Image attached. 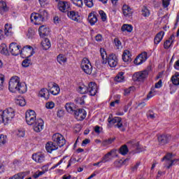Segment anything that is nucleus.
Instances as JSON below:
<instances>
[{
    "instance_id": "nucleus-28",
    "label": "nucleus",
    "mask_w": 179,
    "mask_h": 179,
    "mask_svg": "<svg viewBox=\"0 0 179 179\" xmlns=\"http://www.w3.org/2000/svg\"><path fill=\"white\" fill-rule=\"evenodd\" d=\"M41 46L43 50H49L51 48V43L50 42V39L45 38L41 42Z\"/></svg>"
},
{
    "instance_id": "nucleus-25",
    "label": "nucleus",
    "mask_w": 179,
    "mask_h": 179,
    "mask_svg": "<svg viewBox=\"0 0 179 179\" xmlns=\"http://www.w3.org/2000/svg\"><path fill=\"white\" fill-rule=\"evenodd\" d=\"M132 55L129 50H124L122 55V59L124 62H131L132 61Z\"/></svg>"
},
{
    "instance_id": "nucleus-33",
    "label": "nucleus",
    "mask_w": 179,
    "mask_h": 179,
    "mask_svg": "<svg viewBox=\"0 0 179 179\" xmlns=\"http://www.w3.org/2000/svg\"><path fill=\"white\" fill-rule=\"evenodd\" d=\"M111 155H113V151H110L105 155L104 157L101 159L102 163H107V162H110V160H111Z\"/></svg>"
},
{
    "instance_id": "nucleus-22",
    "label": "nucleus",
    "mask_w": 179,
    "mask_h": 179,
    "mask_svg": "<svg viewBox=\"0 0 179 179\" xmlns=\"http://www.w3.org/2000/svg\"><path fill=\"white\" fill-rule=\"evenodd\" d=\"M45 149L48 153H52L53 150H57L58 149V145L53 141L48 142L46 143Z\"/></svg>"
},
{
    "instance_id": "nucleus-48",
    "label": "nucleus",
    "mask_w": 179,
    "mask_h": 179,
    "mask_svg": "<svg viewBox=\"0 0 179 179\" xmlns=\"http://www.w3.org/2000/svg\"><path fill=\"white\" fill-rule=\"evenodd\" d=\"M134 90H135V87H130L127 89H125L124 95V96H129V94H131V92H134Z\"/></svg>"
},
{
    "instance_id": "nucleus-61",
    "label": "nucleus",
    "mask_w": 179,
    "mask_h": 179,
    "mask_svg": "<svg viewBox=\"0 0 179 179\" xmlns=\"http://www.w3.org/2000/svg\"><path fill=\"white\" fill-rule=\"evenodd\" d=\"M0 124H4L5 125V119L3 117V113L2 110H0Z\"/></svg>"
},
{
    "instance_id": "nucleus-5",
    "label": "nucleus",
    "mask_w": 179,
    "mask_h": 179,
    "mask_svg": "<svg viewBox=\"0 0 179 179\" xmlns=\"http://www.w3.org/2000/svg\"><path fill=\"white\" fill-rule=\"evenodd\" d=\"M148 76H149V71L144 70L135 73L133 75V80L134 82H143Z\"/></svg>"
},
{
    "instance_id": "nucleus-56",
    "label": "nucleus",
    "mask_w": 179,
    "mask_h": 179,
    "mask_svg": "<svg viewBox=\"0 0 179 179\" xmlns=\"http://www.w3.org/2000/svg\"><path fill=\"white\" fill-rule=\"evenodd\" d=\"M74 163H76V158H71L69 161V164L67 165V169H69L72 164H74Z\"/></svg>"
},
{
    "instance_id": "nucleus-19",
    "label": "nucleus",
    "mask_w": 179,
    "mask_h": 179,
    "mask_svg": "<svg viewBox=\"0 0 179 179\" xmlns=\"http://www.w3.org/2000/svg\"><path fill=\"white\" fill-rule=\"evenodd\" d=\"M32 159L36 163H43L45 159V155L41 152L32 155Z\"/></svg>"
},
{
    "instance_id": "nucleus-41",
    "label": "nucleus",
    "mask_w": 179,
    "mask_h": 179,
    "mask_svg": "<svg viewBox=\"0 0 179 179\" xmlns=\"http://www.w3.org/2000/svg\"><path fill=\"white\" fill-rule=\"evenodd\" d=\"M26 59L22 62V66L24 68H27L31 65V59H29V57H25Z\"/></svg>"
},
{
    "instance_id": "nucleus-50",
    "label": "nucleus",
    "mask_w": 179,
    "mask_h": 179,
    "mask_svg": "<svg viewBox=\"0 0 179 179\" xmlns=\"http://www.w3.org/2000/svg\"><path fill=\"white\" fill-rule=\"evenodd\" d=\"M84 3L87 8H93V0H84Z\"/></svg>"
},
{
    "instance_id": "nucleus-43",
    "label": "nucleus",
    "mask_w": 179,
    "mask_h": 179,
    "mask_svg": "<svg viewBox=\"0 0 179 179\" xmlns=\"http://www.w3.org/2000/svg\"><path fill=\"white\" fill-rule=\"evenodd\" d=\"M115 98L116 99L110 103L111 107H115V104H120V99H121V95H115Z\"/></svg>"
},
{
    "instance_id": "nucleus-31",
    "label": "nucleus",
    "mask_w": 179,
    "mask_h": 179,
    "mask_svg": "<svg viewBox=\"0 0 179 179\" xmlns=\"http://www.w3.org/2000/svg\"><path fill=\"white\" fill-rule=\"evenodd\" d=\"M141 15L143 17H149L150 16V10L145 6H143L141 8Z\"/></svg>"
},
{
    "instance_id": "nucleus-27",
    "label": "nucleus",
    "mask_w": 179,
    "mask_h": 179,
    "mask_svg": "<svg viewBox=\"0 0 179 179\" xmlns=\"http://www.w3.org/2000/svg\"><path fill=\"white\" fill-rule=\"evenodd\" d=\"M88 22L91 26L96 24L97 23V15L94 13H90L88 15Z\"/></svg>"
},
{
    "instance_id": "nucleus-17",
    "label": "nucleus",
    "mask_w": 179,
    "mask_h": 179,
    "mask_svg": "<svg viewBox=\"0 0 179 179\" xmlns=\"http://www.w3.org/2000/svg\"><path fill=\"white\" fill-rule=\"evenodd\" d=\"M88 94L90 96H96L97 94V85L96 83L91 82L88 85Z\"/></svg>"
},
{
    "instance_id": "nucleus-54",
    "label": "nucleus",
    "mask_w": 179,
    "mask_h": 179,
    "mask_svg": "<svg viewBox=\"0 0 179 179\" xmlns=\"http://www.w3.org/2000/svg\"><path fill=\"white\" fill-rule=\"evenodd\" d=\"M172 43L173 42L171 41L166 40L164 43V48L168 50V48H170V46L171 45Z\"/></svg>"
},
{
    "instance_id": "nucleus-34",
    "label": "nucleus",
    "mask_w": 179,
    "mask_h": 179,
    "mask_svg": "<svg viewBox=\"0 0 179 179\" xmlns=\"http://www.w3.org/2000/svg\"><path fill=\"white\" fill-rule=\"evenodd\" d=\"M129 152L128 146L127 145H122L119 150V152L120 155H122V156H125V155H127Z\"/></svg>"
},
{
    "instance_id": "nucleus-58",
    "label": "nucleus",
    "mask_w": 179,
    "mask_h": 179,
    "mask_svg": "<svg viewBox=\"0 0 179 179\" xmlns=\"http://www.w3.org/2000/svg\"><path fill=\"white\" fill-rule=\"evenodd\" d=\"M65 159H66V157H64L63 159H62L57 164H55L52 169H57V167H58V166H60V164H62V163H64V160H65Z\"/></svg>"
},
{
    "instance_id": "nucleus-36",
    "label": "nucleus",
    "mask_w": 179,
    "mask_h": 179,
    "mask_svg": "<svg viewBox=\"0 0 179 179\" xmlns=\"http://www.w3.org/2000/svg\"><path fill=\"white\" fill-rule=\"evenodd\" d=\"M8 143V136L6 135L0 134V146H3Z\"/></svg>"
},
{
    "instance_id": "nucleus-13",
    "label": "nucleus",
    "mask_w": 179,
    "mask_h": 179,
    "mask_svg": "<svg viewBox=\"0 0 179 179\" xmlns=\"http://www.w3.org/2000/svg\"><path fill=\"white\" fill-rule=\"evenodd\" d=\"M173 159V154L168 153L162 159V162H165V167L166 169H170L172 166H173V162L171 161Z\"/></svg>"
},
{
    "instance_id": "nucleus-1",
    "label": "nucleus",
    "mask_w": 179,
    "mask_h": 179,
    "mask_svg": "<svg viewBox=\"0 0 179 179\" xmlns=\"http://www.w3.org/2000/svg\"><path fill=\"white\" fill-rule=\"evenodd\" d=\"M8 90L11 93H26L27 92V85L20 83V78L17 76H13L8 83Z\"/></svg>"
},
{
    "instance_id": "nucleus-39",
    "label": "nucleus",
    "mask_w": 179,
    "mask_h": 179,
    "mask_svg": "<svg viewBox=\"0 0 179 179\" xmlns=\"http://www.w3.org/2000/svg\"><path fill=\"white\" fill-rule=\"evenodd\" d=\"M12 24H5V34L9 36V34H12Z\"/></svg>"
},
{
    "instance_id": "nucleus-57",
    "label": "nucleus",
    "mask_w": 179,
    "mask_h": 179,
    "mask_svg": "<svg viewBox=\"0 0 179 179\" xmlns=\"http://www.w3.org/2000/svg\"><path fill=\"white\" fill-rule=\"evenodd\" d=\"M3 82H5V77L3 75H0V90H2L3 87Z\"/></svg>"
},
{
    "instance_id": "nucleus-16",
    "label": "nucleus",
    "mask_w": 179,
    "mask_h": 179,
    "mask_svg": "<svg viewBox=\"0 0 179 179\" xmlns=\"http://www.w3.org/2000/svg\"><path fill=\"white\" fill-rule=\"evenodd\" d=\"M107 62L110 68H115L118 64V58L114 54H112L108 57Z\"/></svg>"
},
{
    "instance_id": "nucleus-35",
    "label": "nucleus",
    "mask_w": 179,
    "mask_h": 179,
    "mask_svg": "<svg viewBox=\"0 0 179 179\" xmlns=\"http://www.w3.org/2000/svg\"><path fill=\"white\" fill-rule=\"evenodd\" d=\"M171 81L173 85H175V86H178L179 85V74L177 73H175V75L173 76L171 78Z\"/></svg>"
},
{
    "instance_id": "nucleus-55",
    "label": "nucleus",
    "mask_w": 179,
    "mask_h": 179,
    "mask_svg": "<svg viewBox=\"0 0 179 179\" xmlns=\"http://www.w3.org/2000/svg\"><path fill=\"white\" fill-rule=\"evenodd\" d=\"M156 94V91H155V88L151 89V92H149V94L147 96V99H152L153 96Z\"/></svg>"
},
{
    "instance_id": "nucleus-9",
    "label": "nucleus",
    "mask_w": 179,
    "mask_h": 179,
    "mask_svg": "<svg viewBox=\"0 0 179 179\" xmlns=\"http://www.w3.org/2000/svg\"><path fill=\"white\" fill-rule=\"evenodd\" d=\"M31 126L33 127V129L35 132H41V131L44 129V120L41 118L37 119Z\"/></svg>"
},
{
    "instance_id": "nucleus-30",
    "label": "nucleus",
    "mask_w": 179,
    "mask_h": 179,
    "mask_svg": "<svg viewBox=\"0 0 179 179\" xmlns=\"http://www.w3.org/2000/svg\"><path fill=\"white\" fill-rule=\"evenodd\" d=\"M133 30H134V27L128 24H124L121 27V31H123V32L127 31V33H132Z\"/></svg>"
},
{
    "instance_id": "nucleus-53",
    "label": "nucleus",
    "mask_w": 179,
    "mask_h": 179,
    "mask_svg": "<svg viewBox=\"0 0 179 179\" xmlns=\"http://www.w3.org/2000/svg\"><path fill=\"white\" fill-rule=\"evenodd\" d=\"M128 144L132 145V146H134V148H135V146H136L137 149H140L139 152H143V150H144L143 149L141 150V147L138 146L139 143H136L135 144V141H129Z\"/></svg>"
},
{
    "instance_id": "nucleus-4",
    "label": "nucleus",
    "mask_w": 179,
    "mask_h": 179,
    "mask_svg": "<svg viewBox=\"0 0 179 179\" xmlns=\"http://www.w3.org/2000/svg\"><path fill=\"white\" fill-rule=\"evenodd\" d=\"M52 139L53 142L59 148H62L66 143V140H65V137L62 136V134L59 133H56L53 134Z\"/></svg>"
},
{
    "instance_id": "nucleus-7",
    "label": "nucleus",
    "mask_w": 179,
    "mask_h": 179,
    "mask_svg": "<svg viewBox=\"0 0 179 179\" xmlns=\"http://www.w3.org/2000/svg\"><path fill=\"white\" fill-rule=\"evenodd\" d=\"M108 122L112 125H115V128H118L119 129L122 128V119L120 117H115L111 119V117L109 116Z\"/></svg>"
},
{
    "instance_id": "nucleus-8",
    "label": "nucleus",
    "mask_w": 179,
    "mask_h": 179,
    "mask_svg": "<svg viewBox=\"0 0 179 179\" xmlns=\"http://www.w3.org/2000/svg\"><path fill=\"white\" fill-rule=\"evenodd\" d=\"M57 7L60 12L65 13L66 12H68L69 9H71V3H69L68 1L58 0Z\"/></svg>"
},
{
    "instance_id": "nucleus-26",
    "label": "nucleus",
    "mask_w": 179,
    "mask_h": 179,
    "mask_svg": "<svg viewBox=\"0 0 179 179\" xmlns=\"http://www.w3.org/2000/svg\"><path fill=\"white\" fill-rule=\"evenodd\" d=\"M163 37H164V31H161L157 33L154 38V44L157 45L163 40Z\"/></svg>"
},
{
    "instance_id": "nucleus-60",
    "label": "nucleus",
    "mask_w": 179,
    "mask_h": 179,
    "mask_svg": "<svg viewBox=\"0 0 179 179\" xmlns=\"http://www.w3.org/2000/svg\"><path fill=\"white\" fill-rule=\"evenodd\" d=\"M162 5L164 8H168L170 5V0H162Z\"/></svg>"
},
{
    "instance_id": "nucleus-6",
    "label": "nucleus",
    "mask_w": 179,
    "mask_h": 179,
    "mask_svg": "<svg viewBox=\"0 0 179 179\" xmlns=\"http://www.w3.org/2000/svg\"><path fill=\"white\" fill-rule=\"evenodd\" d=\"M48 88L49 93H51L53 96H58V94H59V92H61L59 85L53 82H50L48 84Z\"/></svg>"
},
{
    "instance_id": "nucleus-2",
    "label": "nucleus",
    "mask_w": 179,
    "mask_h": 179,
    "mask_svg": "<svg viewBox=\"0 0 179 179\" xmlns=\"http://www.w3.org/2000/svg\"><path fill=\"white\" fill-rule=\"evenodd\" d=\"M80 68L85 73H87V75H91L93 71V67L92 66L90 61L86 57L83 59Z\"/></svg>"
},
{
    "instance_id": "nucleus-18",
    "label": "nucleus",
    "mask_w": 179,
    "mask_h": 179,
    "mask_svg": "<svg viewBox=\"0 0 179 179\" xmlns=\"http://www.w3.org/2000/svg\"><path fill=\"white\" fill-rule=\"evenodd\" d=\"M170 139H171V136L169 134H162L158 136V142L159 145H166L170 142Z\"/></svg>"
},
{
    "instance_id": "nucleus-47",
    "label": "nucleus",
    "mask_w": 179,
    "mask_h": 179,
    "mask_svg": "<svg viewBox=\"0 0 179 179\" xmlns=\"http://www.w3.org/2000/svg\"><path fill=\"white\" fill-rule=\"evenodd\" d=\"M73 3L78 8H82L83 6V1L82 0H71Z\"/></svg>"
},
{
    "instance_id": "nucleus-52",
    "label": "nucleus",
    "mask_w": 179,
    "mask_h": 179,
    "mask_svg": "<svg viewBox=\"0 0 179 179\" xmlns=\"http://www.w3.org/2000/svg\"><path fill=\"white\" fill-rule=\"evenodd\" d=\"M23 173H19L17 174L14 175L13 177L8 178V179H23Z\"/></svg>"
},
{
    "instance_id": "nucleus-62",
    "label": "nucleus",
    "mask_w": 179,
    "mask_h": 179,
    "mask_svg": "<svg viewBox=\"0 0 179 179\" xmlns=\"http://www.w3.org/2000/svg\"><path fill=\"white\" fill-rule=\"evenodd\" d=\"M40 16H41V17H43V20H44L45 17H47L48 16V13L47 11L45 10H42L40 13H39Z\"/></svg>"
},
{
    "instance_id": "nucleus-44",
    "label": "nucleus",
    "mask_w": 179,
    "mask_h": 179,
    "mask_svg": "<svg viewBox=\"0 0 179 179\" xmlns=\"http://www.w3.org/2000/svg\"><path fill=\"white\" fill-rule=\"evenodd\" d=\"M37 120V116L29 117L28 119H26V122L28 125H31L32 124H34V122Z\"/></svg>"
},
{
    "instance_id": "nucleus-64",
    "label": "nucleus",
    "mask_w": 179,
    "mask_h": 179,
    "mask_svg": "<svg viewBox=\"0 0 179 179\" xmlns=\"http://www.w3.org/2000/svg\"><path fill=\"white\" fill-rule=\"evenodd\" d=\"M1 54H3L4 55H8V48L6 47L3 48L1 50Z\"/></svg>"
},
{
    "instance_id": "nucleus-49",
    "label": "nucleus",
    "mask_w": 179,
    "mask_h": 179,
    "mask_svg": "<svg viewBox=\"0 0 179 179\" xmlns=\"http://www.w3.org/2000/svg\"><path fill=\"white\" fill-rule=\"evenodd\" d=\"M45 107L48 110H52V108L55 107V103L53 101L47 102L45 104Z\"/></svg>"
},
{
    "instance_id": "nucleus-63",
    "label": "nucleus",
    "mask_w": 179,
    "mask_h": 179,
    "mask_svg": "<svg viewBox=\"0 0 179 179\" xmlns=\"http://www.w3.org/2000/svg\"><path fill=\"white\" fill-rule=\"evenodd\" d=\"M17 136H19V138H23V136H24V130H18L17 132Z\"/></svg>"
},
{
    "instance_id": "nucleus-29",
    "label": "nucleus",
    "mask_w": 179,
    "mask_h": 179,
    "mask_svg": "<svg viewBox=\"0 0 179 179\" xmlns=\"http://www.w3.org/2000/svg\"><path fill=\"white\" fill-rule=\"evenodd\" d=\"M101 57L102 58V64H107V59L108 56L107 55V52H106V49L101 48L100 49Z\"/></svg>"
},
{
    "instance_id": "nucleus-59",
    "label": "nucleus",
    "mask_w": 179,
    "mask_h": 179,
    "mask_svg": "<svg viewBox=\"0 0 179 179\" xmlns=\"http://www.w3.org/2000/svg\"><path fill=\"white\" fill-rule=\"evenodd\" d=\"M18 103L21 107H24V106H26V100H24V99L23 98L21 99H19Z\"/></svg>"
},
{
    "instance_id": "nucleus-11",
    "label": "nucleus",
    "mask_w": 179,
    "mask_h": 179,
    "mask_svg": "<svg viewBox=\"0 0 179 179\" xmlns=\"http://www.w3.org/2000/svg\"><path fill=\"white\" fill-rule=\"evenodd\" d=\"M148 59V52H143L141 54L138 55V57L134 59L135 65H141L143 62H146Z\"/></svg>"
},
{
    "instance_id": "nucleus-21",
    "label": "nucleus",
    "mask_w": 179,
    "mask_h": 179,
    "mask_svg": "<svg viewBox=\"0 0 179 179\" xmlns=\"http://www.w3.org/2000/svg\"><path fill=\"white\" fill-rule=\"evenodd\" d=\"M40 37H45V36H48L50 34V28L42 25L38 29Z\"/></svg>"
},
{
    "instance_id": "nucleus-10",
    "label": "nucleus",
    "mask_w": 179,
    "mask_h": 179,
    "mask_svg": "<svg viewBox=\"0 0 179 179\" xmlns=\"http://www.w3.org/2000/svg\"><path fill=\"white\" fill-rule=\"evenodd\" d=\"M20 55L23 58H30L33 55V47L30 45L24 46L21 50Z\"/></svg>"
},
{
    "instance_id": "nucleus-32",
    "label": "nucleus",
    "mask_w": 179,
    "mask_h": 179,
    "mask_svg": "<svg viewBox=\"0 0 179 179\" xmlns=\"http://www.w3.org/2000/svg\"><path fill=\"white\" fill-rule=\"evenodd\" d=\"M33 117H37V114L33 110H27L25 113V120H28V118H32Z\"/></svg>"
},
{
    "instance_id": "nucleus-14",
    "label": "nucleus",
    "mask_w": 179,
    "mask_h": 179,
    "mask_svg": "<svg viewBox=\"0 0 179 179\" xmlns=\"http://www.w3.org/2000/svg\"><path fill=\"white\" fill-rule=\"evenodd\" d=\"M10 52H11L12 55H19L21 54L20 46L17 45L16 43H12L9 46Z\"/></svg>"
},
{
    "instance_id": "nucleus-38",
    "label": "nucleus",
    "mask_w": 179,
    "mask_h": 179,
    "mask_svg": "<svg viewBox=\"0 0 179 179\" xmlns=\"http://www.w3.org/2000/svg\"><path fill=\"white\" fill-rule=\"evenodd\" d=\"M75 105L73 103H68L65 105V108L68 113H73Z\"/></svg>"
},
{
    "instance_id": "nucleus-23",
    "label": "nucleus",
    "mask_w": 179,
    "mask_h": 179,
    "mask_svg": "<svg viewBox=\"0 0 179 179\" xmlns=\"http://www.w3.org/2000/svg\"><path fill=\"white\" fill-rule=\"evenodd\" d=\"M122 13L126 17H130L132 16V10L129 6L124 4L122 6Z\"/></svg>"
},
{
    "instance_id": "nucleus-51",
    "label": "nucleus",
    "mask_w": 179,
    "mask_h": 179,
    "mask_svg": "<svg viewBox=\"0 0 179 179\" xmlns=\"http://www.w3.org/2000/svg\"><path fill=\"white\" fill-rule=\"evenodd\" d=\"M99 15L103 22H106V20H107V15H106V13H104V11L99 10Z\"/></svg>"
},
{
    "instance_id": "nucleus-42",
    "label": "nucleus",
    "mask_w": 179,
    "mask_h": 179,
    "mask_svg": "<svg viewBox=\"0 0 179 179\" xmlns=\"http://www.w3.org/2000/svg\"><path fill=\"white\" fill-rule=\"evenodd\" d=\"M57 59L59 64H64L66 61V57L64 55H59Z\"/></svg>"
},
{
    "instance_id": "nucleus-46",
    "label": "nucleus",
    "mask_w": 179,
    "mask_h": 179,
    "mask_svg": "<svg viewBox=\"0 0 179 179\" xmlns=\"http://www.w3.org/2000/svg\"><path fill=\"white\" fill-rule=\"evenodd\" d=\"M114 43L115 47H117V48H122V43H121V41L120 40V38H115L114 39Z\"/></svg>"
},
{
    "instance_id": "nucleus-12",
    "label": "nucleus",
    "mask_w": 179,
    "mask_h": 179,
    "mask_svg": "<svg viewBox=\"0 0 179 179\" xmlns=\"http://www.w3.org/2000/svg\"><path fill=\"white\" fill-rule=\"evenodd\" d=\"M31 22L35 24H43V17L40 15V13H33L31 14Z\"/></svg>"
},
{
    "instance_id": "nucleus-15",
    "label": "nucleus",
    "mask_w": 179,
    "mask_h": 179,
    "mask_svg": "<svg viewBox=\"0 0 179 179\" xmlns=\"http://www.w3.org/2000/svg\"><path fill=\"white\" fill-rule=\"evenodd\" d=\"M86 110L85 109H78L77 110H74V115L78 121H83L86 118L87 115Z\"/></svg>"
},
{
    "instance_id": "nucleus-24",
    "label": "nucleus",
    "mask_w": 179,
    "mask_h": 179,
    "mask_svg": "<svg viewBox=\"0 0 179 179\" xmlns=\"http://www.w3.org/2000/svg\"><path fill=\"white\" fill-rule=\"evenodd\" d=\"M39 97H43L45 100L50 99V91L47 88H43L39 91Z\"/></svg>"
},
{
    "instance_id": "nucleus-45",
    "label": "nucleus",
    "mask_w": 179,
    "mask_h": 179,
    "mask_svg": "<svg viewBox=\"0 0 179 179\" xmlns=\"http://www.w3.org/2000/svg\"><path fill=\"white\" fill-rule=\"evenodd\" d=\"M114 142V138H108L105 139L102 142L103 146H108V145H111Z\"/></svg>"
},
{
    "instance_id": "nucleus-40",
    "label": "nucleus",
    "mask_w": 179,
    "mask_h": 179,
    "mask_svg": "<svg viewBox=\"0 0 179 179\" xmlns=\"http://www.w3.org/2000/svg\"><path fill=\"white\" fill-rule=\"evenodd\" d=\"M89 87H86L85 85L79 87L78 92L81 94H85V93H88L89 92Z\"/></svg>"
},
{
    "instance_id": "nucleus-37",
    "label": "nucleus",
    "mask_w": 179,
    "mask_h": 179,
    "mask_svg": "<svg viewBox=\"0 0 179 179\" xmlns=\"http://www.w3.org/2000/svg\"><path fill=\"white\" fill-rule=\"evenodd\" d=\"M124 73L123 72H120L119 73L117 76L115 77V82H124Z\"/></svg>"
},
{
    "instance_id": "nucleus-20",
    "label": "nucleus",
    "mask_w": 179,
    "mask_h": 179,
    "mask_svg": "<svg viewBox=\"0 0 179 179\" xmlns=\"http://www.w3.org/2000/svg\"><path fill=\"white\" fill-rule=\"evenodd\" d=\"M67 16L71 20H74V22H79V20L80 19V15H79V13L76 12L74 10L68 12Z\"/></svg>"
},
{
    "instance_id": "nucleus-3",
    "label": "nucleus",
    "mask_w": 179,
    "mask_h": 179,
    "mask_svg": "<svg viewBox=\"0 0 179 179\" xmlns=\"http://www.w3.org/2000/svg\"><path fill=\"white\" fill-rule=\"evenodd\" d=\"M3 117H4L5 125L9 124L12 120L15 117V110L12 108H8L7 109L2 110Z\"/></svg>"
}]
</instances>
